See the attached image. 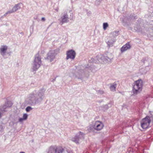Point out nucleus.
Here are the masks:
<instances>
[{
	"label": "nucleus",
	"instance_id": "nucleus-11",
	"mask_svg": "<svg viewBox=\"0 0 153 153\" xmlns=\"http://www.w3.org/2000/svg\"><path fill=\"white\" fill-rule=\"evenodd\" d=\"M116 84L115 83H114L113 85H111L110 87L111 91H116Z\"/></svg>",
	"mask_w": 153,
	"mask_h": 153
},
{
	"label": "nucleus",
	"instance_id": "nucleus-21",
	"mask_svg": "<svg viewBox=\"0 0 153 153\" xmlns=\"http://www.w3.org/2000/svg\"><path fill=\"white\" fill-rule=\"evenodd\" d=\"M20 153H25L24 152H21Z\"/></svg>",
	"mask_w": 153,
	"mask_h": 153
},
{
	"label": "nucleus",
	"instance_id": "nucleus-8",
	"mask_svg": "<svg viewBox=\"0 0 153 153\" xmlns=\"http://www.w3.org/2000/svg\"><path fill=\"white\" fill-rule=\"evenodd\" d=\"M7 49V47L6 46H3L0 48V53L1 54L4 55V54L6 51Z\"/></svg>",
	"mask_w": 153,
	"mask_h": 153
},
{
	"label": "nucleus",
	"instance_id": "nucleus-6",
	"mask_svg": "<svg viewBox=\"0 0 153 153\" xmlns=\"http://www.w3.org/2000/svg\"><path fill=\"white\" fill-rule=\"evenodd\" d=\"M20 3H19L16 4L11 10L9 11H8L6 13L4 14V16H6L8 14L17 11L18 10L20 9L21 8V7L20 6Z\"/></svg>",
	"mask_w": 153,
	"mask_h": 153
},
{
	"label": "nucleus",
	"instance_id": "nucleus-16",
	"mask_svg": "<svg viewBox=\"0 0 153 153\" xmlns=\"http://www.w3.org/2000/svg\"><path fill=\"white\" fill-rule=\"evenodd\" d=\"M23 120H24V119H23V118H20L19 119V121L20 122H22V121Z\"/></svg>",
	"mask_w": 153,
	"mask_h": 153
},
{
	"label": "nucleus",
	"instance_id": "nucleus-5",
	"mask_svg": "<svg viewBox=\"0 0 153 153\" xmlns=\"http://www.w3.org/2000/svg\"><path fill=\"white\" fill-rule=\"evenodd\" d=\"M66 59H74L75 57L76 53L73 50H70L67 52Z\"/></svg>",
	"mask_w": 153,
	"mask_h": 153
},
{
	"label": "nucleus",
	"instance_id": "nucleus-10",
	"mask_svg": "<svg viewBox=\"0 0 153 153\" xmlns=\"http://www.w3.org/2000/svg\"><path fill=\"white\" fill-rule=\"evenodd\" d=\"M54 149L55 153H62L63 150V148L61 146L58 147L56 149L54 148Z\"/></svg>",
	"mask_w": 153,
	"mask_h": 153
},
{
	"label": "nucleus",
	"instance_id": "nucleus-14",
	"mask_svg": "<svg viewBox=\"0 0 153 153\" xmlns=\"http://www.w3.org/2000/svg\"><path fill=\"white\" fill-rule=\"evenodd\" d=\"M27 115L26 114H25L23 115V119L24 120H26L27 119Z\"/></svg>",
	"mask_w": 153,
	"mask_h": 153
},
{
	"label": "nucleus",
	"instance_id": "nucleus-9",
	"mask_svg": "<svg viewBox=\"0 0 153 153\" xmlns=\"http://www.w3.org/2000/svg\"><path fill=\"white\" fill-rule=\"evenodd\" d=\"M62 19V22L63 24L64 22H66L68 19V15L66 14H64L61 17Z\"/></svg>",
	"mask_w": 153,
	"mask_h": 153
},
{
	"label": "nucleus",
	"instance_id": "nucleus-13",
	"mask_svg": "<svg viewBox=\"0 0 153 153\" xmlns=\"http://www.w3.org/2000/svg\"><path fill=\"white\" fill-rule=\"evenodd\" d=\"M12 105V104L11 101H8L6 103V106L7 107H10Z\"/></svg>",
	"mask_w": 153,
	"mask_h": 153
},
{
	"label": "nucleus",
	"instance_id": "nucleus-17",
	"mask_svg": "<svg viewBox=\"0 0 153 153\" xmlns=\"http://www.w3.org/2000/svg\"><path fill=\"white\" fill-rule=\"evenodd\" d=\"M42 20L43 21H45V19L44 18V17H42Z\"/></svg>",
	"mask_w": 153,
	"mask_h": 153
},
{
	"label": "nucleus",
	"instance_id": "nucleus-18",
	"mask_svg": "<svg viewBox=\"0 0 153 153\" xmlns=\"http://www.w3.org/2000/svg\"><path fill=\"white\" fill-rule=\"evenodd\" d=\"M74 141L76 143H78V141H77V140H75Z\"/></svg>",
	"mask_w": 153,
	"mask_h": 153
},
{
	"label": "nucleus",
	"instance_id": "nucleus-3",
	"mask_svg": "<svg viewBox=\"0 0 153 153\" xmlns=\"http://www.w3.org/2000/svg\"><path fill=\"white\" fill-rule=\"evenodd\" d=\"M41 64V58L39 56V53H38L35 56L33 66V70L34 71L36 70L39 67Z\"/></svg>",
	"mask_w": 153,
	"mask_h": 153
},
{
	"label": "nucleus",
	"instance_id": "nucleus-22",
	"mask_svg": "<svg viewBox=\"0 0 153 153\" xmlns=\"http://www.w3.org/2000/svg\"><path fill=\"white\" fill-rule=\"evenodd\" d=\"M73 153L72 152H71L70 153Z\"/></svg>",
	"mask_w": 153,
	"mask_h": 153
},
{
	"label": "nucleus",
	"instance_id": "nucleus-7",
	"mask_svg": "<svg viewBox=\"0 0 153 153\" xmlns=\"http://www.w3.org/2000/svg\"><path fill=\"white\" fill-rule=\"evenodd\" d=\"M131 48V46L129 43H128L124 45L121 48V52L123 53L124 52L127 51L128 49Z\"/></svg>",
	"mask_w": 153,
	"mask_h": 153
},
{
	"label": "nucleus",
	"instance_id": "nucleus-12",
	"mask_svg": "<svg viewBox=\"0 0 153 153\" xmlns=\"http://www.w3.org/2000/svg\"><path fill=\"white\" fill-rule=\"evenodd\" d=\"M108 26V24L107 23H104L103 24V28L104 30L106 29L107 27Z\"/></svg>",
	"mask_w": 153,
	"mask_h": 153
},
{
	"label": "nucleus",
	"instance_id": "nucleus-1",
	"mask_svg": "<svg viewBox=\"0 0 153 153\" xmlns=\"http://www.w3.org/2000/svg\"><path fill=\"white\" fill-rule=\"evenodd\" d=\"M143 81L141 79H139L136 81L133 86L132 91L134 94H137L139 93L142 90Z\"/></svg>",
	"mask_w": 153,
	"mask_h": 153
},
{
	"label": "nucleus",
	"instance_id": "nucleus-19",
	"mask_svg": "<svg viewBox=\"0 0 153 153\" xmlns=\"http://www.w3.org/2000/svg\"><path fill=\"white\" fill-rule=\"evenodd\" d=\"M1 117V112L0 111V118Z\"/></svg>",
	"mask_w": 153,
	"mask_h": 153
},
{
	"label": "nucleus",
	"instance_id": "nucleus-2",
	"mask_svg": "<svg viewBox=\"0 0 153 153\" xmlns=\"http://www.w3.org/2000/svg\"><path fill=\"white\" fill-rule=\"evenodd\" d=\"M151 121L150 117L148 116H146L141 121L140 124L141 127L143 129L148 128L149 127Z\"/></svg>",
	"mask_w": 153,
	"mask_h": 153
},
{
	"label": "nucleus",
	"instance_id": "nucleus-15",
	"mask_svg": "<svg viewBox=\"0 0 153 153\" xmlns=\"http://www.w3.org/2000/svg\"><path fill=\"white\" fill-rule=\"evenodd\" d=\"M31 109L32 108L31 107H30V106H28L26 108V110L27 112H28L29 111H30Z\"/></svg>",
	"mask_w": 153,
	"mask_h": 153
},
{
	"label": "nucleus",
	"instance_id": "nucleus-20",
	"mask_svg": "<svg viewBox=\"0 0 153 153\" xmlns=\"http://www.w3.org/2000/svg\"><path fill=\"white\" fill-rule=\"evenodd\" d=\"M50 58V56L48 55V56L47 57V58L48 59H49V58Z\"/></svg>",
	"mask_w": 153,
	"mask_h": 153
},
{
	"label": "nucleus",
	"instance_id": "nucleus-4",
	"mask_svg": "<svg viewBox=\"0 0 153 153\" xmlns=\"http://www.w3.org/2000/svg\"><path fill=\"white\" fill-rule=\"evenodd\" d=\"M104 126V125L102 122L96 121L94 125V128L97 131H100L103 128Z\"/></svg>",
	"mask_w": 153,
	"mask_h": 153
}]
</instances>
